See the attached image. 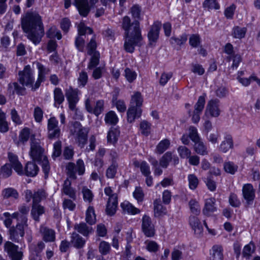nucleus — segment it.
<instances>
[{
  "label": "nucleus",
  "mask_w": 260,
  "mask_h": 260,
  "mask_svg": "<svg viewBox=\"0 0 260 260\" xmlns=\"http://www.w3.org/2000/svg\"><path fill=\"white\" fill-rule=\"evenodd\" d=\"M21 26L27 38L34 44H38L44 35L41 17L36 12H28L21 18Z\"/></svg>",
  "instance_id": "1"
},
{
  "label": "nucleus",
  "mask_w": 260,
  "mask_h": 260,
  "mask_svg": "<svg viewBox=\"0 0 260 260\" xmlns=\"http://www.w3.org/2000/svg\"><path fill=\"white\" fill-rule=\"evenodd\" d=\"M29 155L31 158L42 165L45 177H47L50 170V166L47 156L44 154V150L40 145V141L31 136L30 150Z\"/></svg>",
  "instance_id": "2"
},
{
  "label": "nucleus",
  "mask_w": 260,
  "mask_h": 260,
  "mask_svg": "<svg viewBox=\"0 0 260 260\" xmlns=\"http://www.w3.org/2000/svg\"><path fill=\"white\" fill-rule=\"evenodd\" d=\"M8 158L11 164L7 163L1 167L0 168V179L6 178L11 175L12 172L11 167L18 175H23V167L18 160L17 156L12 153H9Z\"/></svg>",
  "instance_id": "3"
},
{
  "label": "nucleus",
  "mask_w": 260,
  "mask_h": 260,
  "mask_svg": "<svg viewBox=\"0 0 260 260\" xmlns=\"http://www.w3.org/2000/svg\"><path fill=\"white\" fill-rule=\"evenodd\" d=\"M27 218L25 216L21 217V220L17 222L15 226L9 229V235L11 240L18 242L23 238L25 231L27 228Z\"/></svg>",
  "instance_id": "4"
},
{
  "label": "nucleus",
  "mask_w": 260,
  "mask_h": 260,
  "mask_svg": "<svg viewBox=\"0 0 260 260\" xmlns=\"http://www.w3.org/2000/svg\"><path fill=\"white\" fill-rule=\"evenodd\" d=\"M134 33L129 35H125L124 46L125 50L129 53L134 51L136 46H140L142 44V38L140 29H138L136 26L134 28Z\"/></svg>",
  "instance_id": "5"
},
{
  "label": "nucleus",
  "mask_w": 260,
  "mask_h": 260,
  "mask_svg": "<svg viewBox=\"0 0 260 260\" xmlns=\"http://www.w3.org/2000/svg\"><path fill=\"white\" fill-rule=\"evenodd\" d=\"M71 135L79 145L83 146L87 140V131L78 122H75L70 128Z\"/></svg>",
  "instance_id": "6"
},
{
  "label": "nucleus",
  "mask_w": 260,
  "mask_h": 260,
  "mask_svg": "<svg viewBox=\"0 0 260 260\" xmlns=\"http://www.w3.org/2000/svg\"><path fill=\"white\" fill-rule=\"evenodd\" d=\"M34 72L31 70L29 65L26 66L23 70L19 72V81L23 85L31 88L32 90L37 88H34L35 81Z\"/></svg>",
  "instance_id": "7"
},
{
  "label": "nucleus",
  "mask_w": 260,
  "mask_h": 260,
  "mask_svg": "<svg viewBox=\"0 0 260 260\" xmlns=\"http://www.w3.org/2000/svg\"><path fill=\"white\" fill-rule=\"evenodd\" d=\"M96 43L95 36L94 35L87 46V54L92 56L87 67L90 70L94 68L99 63L100 55L99 52L96 51Z\"/></svg>",
  "instance_id": "8"
},
{
  "label": "nucleus",
  "mask_w": 260,
  "mask_h": 260,
  "mask_svg": "<svg viewBox=\"0 0 260 260\" xmlns=\"http://www.w3.org/2000/svg\"><path fill=\"white\" fill-rule=\"evenodd\" d=\"M78 36L76 38L75 44L77 49L83 52L84 50V40L82 36L86 34H91L92 30L91 28L87 27L83 22H81L78 26Z\"/></svg>",
  "instance_id": "9"
},
{
  "label": "nucleus",
  "mask_w": 260,
  "mask_h": 260,
  "mask_svg": "<svg viewBox=\"0 0 260 260\" xmlns=\"http://www.w3.org/2000/svg\"><path fill=\"white\" fill-rule=\"evenodd\" d=\"M71 4L77 8L81 15L85 17L88 14L90 8L87 0H65V8H68Z\"/></svg>",
  "instance_id": "10"
},
{
  "label": "nucleus",
  "mask_w": 260,
  "mask_h": 260,
  "mask_svg": "<svg viewBox=\"0 0 260 260\" xmlns=\"http://www.w3.org/2000/svg\"><path fill=\"white\" fill-rule=\"evenodd\" d=\"M47 131L49 139L54 140L60 137L61 130L58 126V121L55 117H51L48 120Z\"/></svg>",
  "instance_id": "11"
},
{
  "label": "nucleus",
  "mask_w": 260,
  "mask_h": 260,
  "mask_svg": "<svg viewBox=\"0 0 260 260\" xmlns=\"http://www.w3.org/2000/svg\"><path fill=\"white\" fill-rule=\"evenodd\" d=\"M221 113V109L218 100H211L208 102L205 111V115L207 117H218Z\"/></svg>",
  "instance_id": "12"
},
{
  "label": "nucleus",
  "mask_w": 260,
  "mask_h": 260,
  "mask_svg": "<svg viewBox=\"0 0 260 260\" xmlns=\"http://www.w3.org/2000/svg\"><path fill=\"white\" fill-rule=\"evenodd\" d=\"M4 250L6 252L11 260H21L23 253L19 250V247L13 243L7 241L4 245Z\"/></svg>",
  "instance_id": "13"
},
{
  "label": "nucleus",
  "mask_w": 260,
  "mask_h": 260,
  "mask_svg": "<svg viewBox=\"0 0 260 260\" xmlns=\"http://www.w3.org/2000/svg\"><path fill=\"white\" fill-rule=\"evenodd\" d=\"M67 170L69 177L75 179L76 172H77L79 175H82L84 173V163L81 159H78L77 160L76 166L74 164L70 162L67 166Z\"/></svg>",
  "instance_id": "14"
},
{
  "label": "nucleus",
  "mask_w": 260,
  "mask_h": 260,
  "mask_svg": "<svg viewBox=\"0 0 260 260\" xmlns=\"http://www.w3.org/2000/svg\"><path fill=\"white\" fill-rule=\"evenodd\" d=\"M80 92L77 89L70 87L66 90V96L69 103V108L72 111L76 110V104L78 102Z\"/></svg>",
  "instance_id": "15"
},
{
  "label": "nucleus",
  "mask_w": 260,
  "mask_h": 260,
  "mask_svg": "<svg viewBox=\"0 0 260 260\" xmlns=\"http://www.w3.org/2000/svg\"><path fill=\"white\" fill-rule=\"evenodd\" d=\"M142 229L144 235L147 237H152L155 235V229L150 217L144 215L142 218Z\"/></svg>",
  "instance_id": "16"
},
{
  "label": "nucleus",
  "mask_w": 260,
  "mask_h": 260,
  "mask_svg": "<svg viewBox=\"0 0 260 260\" xmlns=\"http://www.w3.org/2000/svg\"><path fill=\"white\" fill-rule=\"evenodd\" d=\"M161 23L158 21L155 22L151 26L148 34V38L149 41V44L150 45L154 46L157 42L159 37V30L161 28Z\"/></svg>",
  "instance_id": "17"
},
{
  "label": "nucleus",
  "mask_w": 260,
  "mask_h": 260,
  "mask_svg": "<svg viewBox=\"0 0 260 260\" xmlns=\"http://www.w3.org/2000/svg\"><path fill=\"white\" fill-rule=\"evenodd\" d=\"M242 194L248 205H251L253 203L255 196V190L251 184L247 183L243 186Z\"/></svg>",
  "instance_id": "18"
},
{
  "label": "nucleus",
  "mask_w": 260,
  "mask_h": 260,
  "mask_svg": "<svg viewBox=\"0 0 260 260\" xmlns=\"http://www.w3.org/2000/svg\"><path fill=\"white\" fill-rule=\"evenodd\" d=\"M234 143L233 137L230 134H225L223 139L220 144L218 149L224 153L228 152L230 149L234 148Z\"/></svg>",
  "instance_id": "19"
},
{
  "label": "nucleus",
  "mask_w": 260,
  "mask_h": 260,
  "mask_svg": "<svg viewBox=\"0 0 260 260\" xmlns=\"http://www.w3.org/2000/svg\"><path fill=\"white\" fill-rule=\"evenodd\" d=\"M104 102L103 100H99L96 102L94 107L93 108L90 104V101L87 99L85 101V107L87 111L93 113L95 115L98 116L100 115L104 110Z\"/></svg>",
  "instance_id": "20"
},
{
  "label": "nucleus",
  "mask_w": 260,
  "mask_h": 260,
  "mask_svg": "<svg viewBox=\"0 0 260 260\" xmlns=\"http://www.w3.org/2000/svg\"><path fill=\"white\" fill-rule=\"evenodd\" d=\"M189 224L195 235H201L203 234V227L200 219L197 216H190Z\"/></svg>",
  "instance_id": "21"
},
{
  "label": "nucleus",
  "mask_w": 260,
  "mask_h": 260,
  "mask_svg": "<svg viewBox=\"0 0 260 260\" xmlns=\"http://www.w3.org/2000/svg\"><path fill=\"white\" fill-rule=\"evenodd\" d=\"M216 200L214 198L207 199L205 201L204 207L203 209V213L209 216L213 213L217 211V208L215 206Z\"/></svg>",
  "instance_id": "22"
},
{
  "label": "nucleus",
  "mask_w": 260,
  "mask_h": 260,
  "mask_svg": "<svg viewBox=\"0 0 260 260\" xmlns=\"http://www.w3.org/2000/svg\"><path fill=\"white\" fill-rule=\"evenodd\" d=\"M246 71H239L237 73L236 79L238 81L244 86H249L251 82L256 79V75L254 74H251L248 78L246 77Z\"/></svg>",
  "instance_id": "23"
},
{
  "label": "nucleus",
  "mask_w": 260,
  "mask_h": 260,
  "mask_svg": "<svg viewBox=\"0 0 260 260\" xmlns=\"http://www.w3.org/2000/svg\"><path fill=\"white\" fill-rule=\"evenodd\" d=\"M45 244L42 242L38 243L37 246L31 244L29 245L30 260H41L39 253L44 248Z\"/></svg>",
  "instance_id": "24"
},
{
  "label": "nucleus",
  "mask_w": 260,
  "mask_h": 260,
  "mask_svg": "<svg viewBox=\"0 0 260 260\" xmlns=\"http://www.w3.org/2000/svg\"><path fill=\"white\" fill-rule=\"evenodd\" d=\"M140 29L139 22L136 21L131 24V20L127 16H125L123 19L122 27L125 30V35H129L134 33V28L136 27Z\"/></svg>",
  "instance_id": "25"
},
{
  "label": "nucleus",
  "mask_w": 260,
  "mask_h": 260,
  "mask_svg": "<svg viewBox=\"0 0 260 260\" xmlns=\"http://www.w3.org/2000/svg\"><path fill=\"white\" fill-rule=\"evenodd\" d=\"M172 160L175 165L179 163V160L178 156L176 155L173 156L172 152L168 151L160 159V165L163 168H167L169 165V162Z\"/></svg>",
  "instance_id": "26"
},
{
  "label": "nucleus",
  "mask_w": 260,
  "mask_h": 260,
  "mask_svg": "<svg viewBox=\"0 0 260 260\" xmlns=\"http://www.w3.org/2000/svg\"><path fill=\"white\" fill-rule=\"evenodd\" d=\"M142 110L136 106H129L127 111V120L129 123L135 121L136 118H139L142 114Z\"/></svg>",
  "instance_id": "27"
},
{
  "label": "nucleus",
  "mask_w": 260,
  "mask_h": 260,
  "mask_svg": "<svg viewBox=\"0 0 260 260\" xmlns=\"http://www.w3.org/2000/svg\"><path fill=\"white\" fill-rule=\"evenodd\" d=\"M19 213L15 212L13 214H10L9 212H4L2 215L1 218L3 220L4 224L7 228H11L10 226L12 223V220L13 218L17 219V222L21 220V217H19Z\"/></svg>",
  "instance_id": "28"
},
{
  "label": "nucleus",
  "mask_w": 260,
  "mask_h": 260,
  "mask_svg": "<svg viewBox=\"0 0 260 260\" xmlns=\"http://www.w3.org/2000/svg\"><path fill=\"white\" fill-rule=\"evenodd\" d=\"M132 164L135 167L140 168L142 174L144 176H147L150 175V167L146 161L134 159L132 160Z\"/></svg>",
  "instance_id": "29"
},
{
  "label": "nucleus",
  "mask_w": 260,
  "mask_h": 260,
  "mask_svg": "<svg viewBox=\"0 0 260 260\" xmlns=\"http://www.w3.org/2000/svg\"><path fill=\"white\" fill-rule=\"evenodd\" d=\"M120 131L118 128L112 127L107 133V142L109 144L115 145L119 137Z\"/></svg>",
  "instance_id": "30"
},
{
  "label": "nucleus",
  "mask_w": 260,
  "mask_h": 260,
  "mask_svg": "<svg viewBox=\"0 0 260 260\" xmlns=\"http://www.w3.org/2000/svg\"><path fill=\"white\" fill-rule=\"evenodd\" d=\"M120 207L124 213L134 215L140 213V210L127 201L121 203Z\"/></svg>",
  "instance_id": "31"
},
{
  "label": "nucleus",
  "mask_w": 260,
  "mask_h": 260,
  "mask_svg": "<svg viewBox=\"0 0 260 260\" xmlns=\"http://www.w3.org/2000/svg\"><path fill=\"white\" fill-rule=\"evenodd\" d=\"M36 64L37 69H38V77L37 80L35 83V87H34V88H38L39 87L41 83L44 80L45 74L48 71L47 70L41 63L37 62Z\"/></svg>",
  "instance_id": "32"
},
{
  "label": "nucleus",
  "mask_w": 260,
  "mask_h": 260,
  "mask_svg": "<svg viewBox=\"0 0 260 260\" xmlns=\"http://www.w3.org/2000/svg\"><path fill=\"white\" fill-rule=\"evenodd\" d=\"M222 248L220 245H214L210 251V260H222Z\"/></svg>",
  "instance_id": "33"
},
{
  "label": "nucleus",
  "mask_w": 260,
  "mask_h": 260,
  "mask_svg": "<svg viewBox=\"0 0 260 260\" xmlns=\"http://www.w3.org/2000/svg\"><path fill=\"white\" fill-rule=\"evenodd\" d=\"M143 101V97L141 92L135 91L131 96L130 106H136L137 108H141Z\"/></svg>",
  "instance_id": "34"
},
{
  "label": "nucleus",
  "mask_w": 260,
  "mask_h": 260,
  "mask_svg": "<svg viewBox=\"0 0 260 260\" xmlns=\"http://www.w3.org/2000/svg\"><path fill=\"white\" fill-rule=\"evenodd\" d=\"M40 232L42 233L45 241L52 242L54 241L55 236V232L53 230L42 226L40 228Z\"/></svg>",
  "instance_id": "35"
},
{
  "label": "nucleus",
  "mask_w": 260,
  "mask_h": 260,
  "mask_svg": "<svg viewBox=\"0 0 260 260\" xmlns=\"http://www.w3.org/2000/svg\"><path fill=\"white\" fill-rule=\"evenodd\" d=\"M30 132L29 128L27 127L24 128L22 129L19 134L18 140L17 144L18 146L24 145L28 141L30 137Z\"/></svg>",
  "instance_id": "36"
},
{
  "label": "nucleus",
  "mask_w": 260,
  "mask_h": 260,
  "mask_svg": "<svg viewBox=\"0 0 260 260\" xmlns=\"http://www.w3.org/2000/svg\"><path fill=\"white\" fill-rule=\"evenodd\" d=\"M2 196L4 199H17L19 198L18 191L12 187H7L3 189Z\"/></svg>",
  "instance_id": "37"
},
{
  "label": "nucleus",
  "mask_w": 260,
  "mask_h": 260,
  "mask_svg": "<svg viewBox=\"0 0 260 260\" xmlns=\"http://www.w3.org/2000/svg\"><path fill=\"white\" fill-rule=\"evenodd\" d=\"M39 171L38 166L34 162H29L26 164L24 174L26 176L34 177L36 176Z\"/></svg>",
  "instance_id": "38"
},
{
  "label": "nucleus",
  "mask_w": 260,
  "mask_h": 260,
  "mask_svg": "<svg viewBox=\"0 0 260 260\" xmlns=\"http://www.w3.org/2000/svg\"><path fill=\"white\" fill-rule=\"evenodd\" d=\"M194 143L193 148L196 153L201 155L208 154V151L207 146L201 140Z\"/></svg>",
  "instance_id": "39"
},
{
  "label": "nucleus",
  "mask_w": 260,
  "mask_h": 260,
  "mask_svg": "<svg viewBox=\"0 0 260 260\" xmlns=\"http://www.w3.org/2000/svg\"><path fill=\"white\" fill-rule=\"evenodd\" d=\"M117 204L118 201L116 200L115 197L112 198L111 200H108L106 209L107 214L109 215H114L116 211Z\"/></svg>",
  "instance_id": "40"
},
{
  "label": "nucleus",
  "mask_w": 260,
  "mask_h": 260,
  "mask_svg": "<svg viewBox=\"0 0 260 260\" xmlns=\"http://www.w3.org/2000/svg\"><path fill=\"white\" fill-rule=\"evenodd\" d=\"M44 208L43 206L40 205L32 204L31 215L34 220L39 221V216L44 214Z\"/></svg>",
  "instance_id": "41"
},
{
  "label": "nucleus",
  "mask_w": 260,
  "mask_h": 260,
  "mask_svg": "<svg viewBox=\"0 0 260 260\" xmlns=\"http://www.w3.org/2000/svg\"><path fill=\"white\" fill-rule=\"evenodd\" d=\"M71 181L69 179H67L64 182L62 191L67 196L71 198L75 199L76 193L75 190L71 187Z\"/></svg>",
  "instance_id": "42"
},
{
  "label": "nucleus",
  "mask_w": 260,
  "mask_h": 260,
  "mask_svg": "<svg viewBox=\"0 0 260 260\" xmlns=\"http://www.w3.org/2000/svg\"><path fill=\"white\" fill-rule=\"evenodd\" d=\"M54 105L56 108H58L59 105L64 101V97L61 89L59 88H55L54 90Z\"/></svg>",
  "instance_id": "43"
},
{
  "label": "nucleus",
  "mask_w": 260,
  "mask_h": 260,
  "mask_svg": "<svg viewBox=\"0 0 260 260\" xmlns=\"http://www.w3.org/2000/svg\"><path fill=\"white\" fill-rule=\"evenodd\" d=\"M105 121L106 124L110 125H115L119 121L118 117L116 113L113 111H110L105 116Z\"/></svg>",
  "instance_id": "44"
},
{
  "label": "nucleus",
  "mask_w": 260,
  "mask_h": 260,
  "mask_svg": "<svg viewBox=\"0 0 260 260\" xmlns=\"http://www.w3.org/2000/svg\"><path fill=\"white\" fill-rule=\"evenodd\" d=\"M71 243L76 248H81L85 244V241L79 235L73 233L72 236Z\"/></svg>",
  "instance_id": "45"
},
{
  "label": "nucleus",
  "mask_w": 260,
  "mask_h": 260,
  "mask_svg": "<svg viewBox=\"0 0 260 260\" xmlns=\"http://www.w3.org/2000/svg\"><path fill=\"white\" fill-rule=\"evenodd\" d=\"M86 221L89 224H93L96 221V216L94 212V208L89 206L86 212Z\"/></svg>",
  "instance_id": "46"
},
{
  "label": "nucleus",
  "mask_w": 260,
  "mask_h": 260,
  "mask_svg": "<svg viewBox=\"0 0 260 260\" xmlns=\"http://www.w3.org/2000/svg\"><path fill=\"white\" fill-rule=\"evenodd\" d=\"M255 251V245L253 242L251 241L246 245L243 249L242 254L244 257L249 259Z\"/></svg>",
  "instance_id": "47"
},
{
  "label": "nucleus",
  "mask_w": 260,
  "mask_h": 260,
  "mask_svg": "<svg viewBox=\"0 0 260 260\" xmlns=\"http://www.w3.org/2000/svg\"><path fill=\"white\" fill-rule=\"evenodd\" d=\"M247 32L246 27H241L240 26H235L233 29L232 36L236 39H241L244 38Z\"/></svg>",
  "instance_id": "48"
},
{
  "label": "nucleus",
  "mask_w": 260,
  "mask_h": 260,
  "mask_svg": "<svg viewBox=\"0 0 260 260\" xmlns=\"http://www.w3.org/2000/svg\"><path fill=\"white\" fill-rule=\"evenodd\" d=\"M47 196V194L44 190H38L34 193L32 204L38 205V203L45 200Z\"/></svg>",
  "instance_id": "49"
},
{
  "label": "nucleus",
  "mask_w": 260,
  "mask_h": 260,
  "mask_svg": "<svg viewBox=\"0 0 260 260\" xmlns=\"http://www.w3.org/2000/svg\"><path fill=\"white\" fill-rule=\"evenodd\" d=\"M154 212L156 217H159L167 213L166 208L164 207L159 202L155 201L154 202Z\"/></svg>",
  "instance_id": "50"
},
{
  "label": "nucleus",
  "mask_w": 260,
  "mask_h": 260,
  "mask_svg": "<svg viewBox=\"0 0 260 260\" xmlns=\"http://www.w3.org/2000/svg\"><path fill=\"white\" fill-rule=\"evenodd\" d=\"M170 145V142L169 140L164 139L161 140L156 146V152L159 154L162 153L169 148Z\"/></svg>",
  "instance_id": "51"
},
{
  "label": "nucleus",
  "mask_w": 260,
  "mask_h": 260,
  "mask_svg": "<svg viewBox=\"0 0 260 260\" xmlns=\"http://www.w3.org/2000/svg\"><path fill=\"white\" fill-rule=\"evenodd\" d=\"M75 229L80 233L85 236H87L88 234L92 232V229L91 227H88L85 223H80L75 226Z\"/></svg>",
  "instance_id": "52"
},
{
  "label": "nucleus",
  "mask_w": 260,
  "mask_h": 260,
  "mask_svg": "<svg viewBox=\"0 0 260 260\" xmlns=\"http://www.w3.org/2000/svg\"><path fill=\"white\" fill-rule=\"evenodd\" d=\"M99 250L102 255L108 254L111 250L110 244L105 241H101L99 244Z\"/></svg>",
  "instance_id": "53"
},
{
  "label": "nucleus",
  "mask_w": 260,
  "mask_h": 260,
  "mask_svg": "<svg viewBox=\"0 0 260 260\" xmlns=\"http://www.w3.org/2000/svg\"><path fill=\"white\" fill-rule=\"evenodd\" d=\"M124 77L129 83L135 81L137 77V73L132 69L126 68L124 70Z\"/></svg>",
  "instance_id": "54"
},
{
  "label": "nucleus",
  "mask_w": 260,
  "mask_h": 260,
  "mask_svg": "<svg viewBox=\"0 0 260 260\" xmlns=\"http://www.w3.org/2000/svg\"><path fill=\"white\" fill-rule=\"evenodd\" d=\"M203 6L204 8H207L208 10L220 9V5L217 0H205Z\"/></svg>",
  "instance_id": "55"
},
{
  "label": "nucleus",
  "mask_w": 260,
  "mask_h": 260,
  "mask_svg": "<svg viewBox=\"0 0 260 260\" xmlns=\"http://www.w3.org/2000/svg\"><path fill=\"white\" fill-rule=\"evenodd\" d=\"M189 207L193 214L197 215L200 213V206L199 202L196 200L192 199L189 202Z\"/></svg>",
  "instance_id": "56"
},
{
  "label": "nucleus",
  "mask_w": 260,
  "mask_h": 260,
  "mask_svg": "<svg viewBox=\"0 0 260 260\" xmlns=\"http://www.w3.org/2000/svg\"><path fill=\"white\" fill-rule=\"evenodd\" d=\"M112 103L119 112L123 113L125 111L126 106L123 101L121 100H116L113 98Z\"/></svg>",
  "instance_id": "57"
},
{
  "label": "nucleus",
  "mask_w": 260,
  "mask_h": 260,
  "mask_svg": "<svg viewBox=\"0 0 260 260\" xmlns=\"http://www.w3.org/2000/svg\"><path fill=\"white\" fill-rule=\"evenodd\" d=\"M187 40V37L186 34H183L178 38L172 37L170 39V42L172 44L181 46L184 44Z\"/></svg>",
  "instance_id": "58"
},
{
  "label": "nucleus",
  "mask_w": 260,
  "mask_h": 260,
  "mask_svg": "<svg viewBox=\"0 0 260 260\" xmlns=\"http://www.w3.org/2000/svg\"><path fill=\"white\" fill-rule=\"evenodd\" d=\"M189 188L191 190L195 189L198 184V178L194 174H189L187 177Z\"/></svg>",
  "instance_id": "59"
},
{
  "label": "nucleus",
  "mask_w": 260,
  "mask_h": 260,
  "mask_svg": "<svg viewBox=\"0 0 260 260\" xmlns=\"http://www.w3.org/2000/svg\"><path fill=\"white\" fill-rule=\"evenodd\" d=\"M48 38L53 39L56 38L58 40L61 38V35L59 30H57L54 26H52L47 33Z\"/></svg>",
  "instance_id": "60"
},
{
  "label": "nucleus",
  "mask_w": 260,
  "mask_h": 260,
  "mask_svg": "<svg viewBox=\"0 0 260 260\" xmlns=\"http://www.w3.org/2000/svg\"><path fill=\"white\" fill-rule=\"evenodd\" d=\"M145 244L146 249L150 252H156L159 249V245L154 241L147 240Z\"/></svg>",
  "instance_id": "61"
},
{
  "label": "nucleus",
  "mask_w": 260,
  "mask_h": 260,
  "mask_svg": "<svg viewBox=\"0 0 260 260\" xmlns=\"http://www.w3.org/2000/svg\"><path fill=\"white\" fill-rule=\"evenodd\" d=\"M224 169L226 172L234 174L237 171L238 167L233 162L227 161L224 164Z\"/></svg>",
  "instance_id": "62"
},
{
  "label": "nucleus",
  "mask_w": 260,
  "mask_h": 260,
  "mask_svg": "<svg viewBox=\"0 0 260 260\" xmlns=\"http://www.w3.org/2000/svg\"><path fill=\"white\" fill-rule=\"evenodd\" d=\"M205 103V98L204 96H200L198 100V102L194 106V111L196 112H202L203 109L204 108Z\"/></svg>",
  "instance_id": "63"
},
{
  "label": "nucleus",
  "mask_w": 260,
  "mask_h": 260,
  "mask_svg": "<svg viewBox=\"0 0 260 260\" xmlns=\"http://www.w3.org/2000/svg\"><path fill=\"white\" fill-rule=\"evenodd\" d=\"M178 153L182 158H188L191 154L190 150L187 147L180 146L177 149Z\"/></svg>",
  "instance_id": "64"
}]
</instances>
